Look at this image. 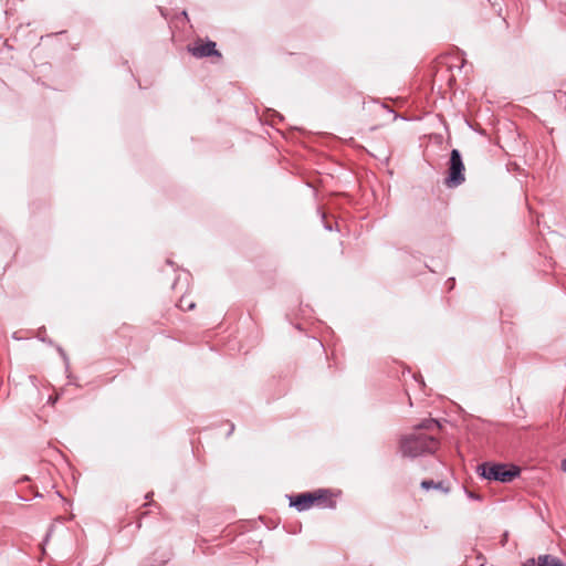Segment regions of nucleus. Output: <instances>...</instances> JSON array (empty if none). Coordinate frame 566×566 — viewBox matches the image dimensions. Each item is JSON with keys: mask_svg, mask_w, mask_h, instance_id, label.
I'll list each match as a JSON object with an SVG mask.
<instances>
[{"mask_svg": "<svg viewBox=\"0 0 566 566\" xmlns=\"http://www.w3.org/2000/svg\"><path fill=\"white\" fill-rule=\"evenodd\" d=\"M464 169L465 168L460 151L458 149H452L450 154L446 185L449 188H454L462 185L465 180Z\"/></svg>", "mask_w": 566, "mask_h": 566, "instance_id": "7ed1b4c3", "label": "nucleus"}, {"mask_svg": "<svg viewBox=\"0 0 566 566\" xmlns=\"http://www.w3.org/2000/svg\"><path fill=\"white\" fill-rule=\"evenodd\" d=\"M560 469L566 473V458L562 460Z\"/></svg>", "mask_w": 566, "mask_h": 566, "instance_id": "6e6552de", "label": "nucleus"}, {"mask_svg": "<svg viewBox=\"0 0 566 566\" xmlns=\"http://www.w3.org/2000/svg\"><path fill=\"white\" fill-rule=\"evenodd\" d=\"M189 52L196 57H206L211 55L220 56V53L216 49V43L212 41L189 48Z\"/></svg>", "mask_w": 566, "mask_h": 566, "instance_id": "39448f33", "label": "nucleus"}, {"mask_svg": "<svg viewBox=\"0 0 566 566\" xmlns=\"http://www.w3.org/2000/svg\"><path fill=\"white\" fill-rule=\"evenodd\" d=\"M440 428L436 419L429 418L415 427V431L400 439V451L403 457L417 458L433 453L439 448V441L422 430L432 431Z\"/></svg>", "mask_w": 566, "mask_h": 566, "instance_id": "f257e3e1", "label": "nucleus"}, {"mask_svg": "<svg viewBox=\"0 0 566 566\" xmlns=\"http://www.w3.org/2000/svg\"><path fill=\"white\" fill-rule=\"evenodd\" d=\"M478 470L484 479L502 483H509L520 474V469L517 467L503 463L485 462L479 465Z\"/></svg>", "mask_w": 566, "mask_h": 566, "instance_id": "f03ea898", "label": "nucleus"}, {"mask_svg": "<svg viewBox=\"0 0 566 566\" xmlns=\"http://www.w3.org/2000/svg\"><path fill=\"white\" fill-rule=\"evenodd\" d=\"M193 307H195V304H193V303H190V304H188V306H187V308H188V310H192Z\"/></svg>", "mask_w": 566, "mask_h": 566, "instance_id": "9d476101", "label": "nucleus"}, {"mask_svg": "<svg viewBox=\"0 0 566 566\" xmlns=\"http://www.w3.org/2000/svg\"><path fill=\"white\" fill-rule=\"evenodd\" d=\"M523 566H566L558 557L553 555H541L535 558L527 559Z\"/></svg>", "mask_w": 566, "mask_h": 566, "instance_id": "423d86ee", "label": "nucleus"}, {"mask_svg": "<svg viewBox=\"0 0 566 566\" xmlns=\"http://www.w3.org/2000/svg\"><path fill=\"white\" fill-rule=\"evenodd\" d=\"M468 494H469L470 499H474V500H479L480 499V496L474 494L473 492H469Z\"/></svg>", "mask_w": 566, "mask_h": 566, "instance_id": "1a4fd4ad", "label": "nucleus"}, {"mask_svg": "<svg viewBox=\"0 0 566 566\" xmlns=\"http://www.w3.org/2000/svg\"><path fill=\"white\" fill-rule=\"evenodd\" d=\"M326 496V491L319 490L317 492L301 493L294 497H290L291 506L295 507L298 512L310 509L315 502H318Z\"/></svg>", "mask_w": 566, "mask_h": 566, "instance_id": "20e7f679", "label": "nucleus"}, {"mask_svg": "<svg viewBox=\"0 0 566 566\" xmlns=\"http://www.w3.org/2000/svg\"><path fill=\"white\" fill-rule=\"evenodd\" d=\"M421 488L424 490H431V489H442L441 482H434L432 480H423L421 482Z\"/></svg>", "mask_w": 566, "mask_h": 566, "instance_id": "0eeeda50", "label": "nucleus"}]
</instances>
